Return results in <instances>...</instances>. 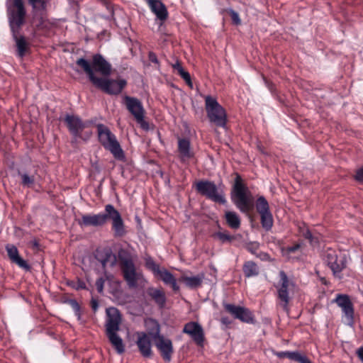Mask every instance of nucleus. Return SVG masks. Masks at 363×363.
Wrapping results in <instances>:
<instances>
[{"mask_svg":"<svg viewBox=\"0 0 363 363\" xmlns=\"http://www.w3.org/2000/svg\"><path fill=\"white\" fill-rule=\"evenodd\" d=\"M104 283H105V279L104 278H102V277L99 278L96 281V286L97 291L99 293H101L103 291Z\"/></svg>","mask_w":363,"mask_h":363,"instance_id":"obj_43","label":"nucleus"},{"mask_svg":"<svg viewBox=\"0 0 363 363\" xmlns=\"http://www.w3.org/2000/svg\"><path fill=\"white\" fill-rule=\"evenodd\" d=\"M165 284H169L174 291L179 290V286L174 275L166 269H161L157 274Z\"/></svg>","mask_w":363,"mask_h":363,"instance_id":"obj_23","label":"nucleus"},{"mask_svg":"<svg viewBox=\"0 0 363 363\" xmlns=\"http://www.w3.org/2000/svg\"><path fill=\"white\" fill-rule=\"evenodd\" d=\"M98 138L101 145L108 150L116 159L123 160L124 153L116 135L104 124L96 125Z\"/></svg>","mask_w":363,"mask_h":363,"instance_id":"obj_7","label":"nucleus"},{"mask_svg":"<svg viewBox=\"0 0 363 363\" xmlns=\"http://www.w3.org/2000/svg\"><path fill=\"white\" fill-rule=\"evenodd\" d=\"M29 4L31 5L33 10H35L37 8V4H40V6L43 9H45L46 3L44 0H28Z\"/></svg>","mask_w":363,"mask_h":363,"instance_id":"obj_42","label":"nucleus"},{"mask_svg":"<svg viewBox=\"0 0 363 363\" xmlns=\"http://www.w3.org/2000/svg\"><path fill=\"white\" fill-rule=\"evenodd\" d=\"M106 313V335L117 353L120 354H123L125 352V345L122 338L118 334L122 320L121 313L119 311L114 307L107 308Z\"/></svg>","mask_w":363,"mask_h":363,"instance_id":"obj_4","label":"nucleus"},{"mask_svg":"<svg viewBox=\"0 0 363 363\" xmlns=\"http://www.w3.org/2000/svg\"><path fill=\"white\" fill-rule=\"evenodd\" d=\"M259 248L258 242H250L246 245V249L252 255H255Z\"/></svg>","mask_w":363,"mask_h":363,"instance_id":"obj_39","label":"nucleus"},{"mask_svg":"<svg viewBox=\"0 0 363 363\" xmlns=\"http://www.w3.org/2000/svg\"><path fill=\"white\" fill-rule=\"evenodd\" d=\"M226 223L233 229H238L240 226V219L238 215L233 211H226L225 214Z\"/></svg>","mask_w":363,"mask_h":363,"instance_id":"obj_28","label":"nucleus"},{"mask_svg":"<svg viewBox=\"0 0 363 363\" xmlns=\"http://www.w3.org/2000/svg\"><path fill=\"white\" fill-rule=\"evenodd\" d=\"M355 179L357 181L363 183V167L357 170Z\"/></svg>","mask_w":363,"mask_h":363,"instance_id":"obj_44","label":"nucleus"},{"mask_svg":"<svg viewBox=\"0 0 363 363\" xmlns=\"http://www.w3.org/2000/svg\"><path fill=\"white\" fill-rule=\"evenodd\" d=\"M242 271L245 277H256L259 273V269L257 264L253 261H247L242 266Z\"/></svg>","mask_w":363,"mask_h":363,"instance_id":"obj_26","label":"nucleus"},{"mask_svg":"<svg viewBox=\"0 0 363 363\" xmlns=\"http://www.w3.org/2000/svg\"><path fill=\"white\" fill-rule=\"evenodd\" d=\"M357 357H359V359L362 361V362L363 363V347H359L357 350Z\"/></svg>","mask_w":363,"mask_h":363,"instance_id":"obj_50","label":"nucleus"},{"mask_svg":"<svg viewBox=\"0 0 363 363\" xmlns=\"http://www.w3.org/2000/svg\"><path fill=\"white\" fill-rule=\"evenodd\" d=\"M76 63L83 69L89 81L95 87L108 94L117 95L120 94L127 84L125 79L115 80L107 77H96L91 67L90 62L84 58L78 59Z\"/></svg>","mask_w":363,"mask_h":363,"instance_id":"obj_3","label":"nucleus"},{"mask_svg":"<svg viewBox=\"0 0 363 363\" xmlns=\"http://www.w3.org/2000/svg\"><path fill=\"white\" fill-rule=\"evenodd\" d=\"M148 6L152 13L155 14L157 18L162 22L167 20L168 17V11L165 5L159 0H147Z\"/></svg>","mask_w":363,"mask_h":363,"instance_id":"obj_21","label":"nucleus"},{"mask_svg":"<svg viewBox=\"0 0 363 363\" xmlns=\"http://www.w3.org/2000/svg\"><path fill=\"white\" fill-rule=\"evenodd\" d=\"M91 306L94 311H96L98 308V303L96 300H92Z\"/></svg>","mask_w":363,"mask_h":363,"instance_id":"obj_51","label":"nucleus"},{"mask_svg":"<svg viewBox=\"0 0 363 363\" xmlns=\"http://www.w3.org/2000/svg\"><path fill=\"white\" fill-rule=\"evenodd\" d=\"M76 289H86V284L84 281L78 280L76 285L74 286Z\"/></svg>","mask_w":363,"mask_h":363,"instance_id":"obj_48","label":"nucleus"},{"mask_svg":"<svg viewBox=\"0 0 363 363\" xmlns=\"http://www.w3.org/2000/svg\"><path fill=\"white\" fill-rule=\"evenodd\" d=\"M125 105L128 111L134 117V119L140 127L145 130L150 129V125L145 120V110L142 102L135 97L125 96L124 97Z\"/></svg>","mask_w":363,"mask_h":363,"instance_id":"obj_10","label":"nucleus"},{"mask_svg":"<svg viewBox=\"0 0 363 363\" xmlns=\"http://www.w3.org/2000/svg\"><path fill=\"white\" fill-rule=\"evenodd\" d=\"M67 126L72 135L79 137L86 127L85 123L77 116L67 114L65 118Z\"/></svg>","mask_w":363,"mask_h":363,"instance_id":"obj_18","label":"nucleus"},{"mask_svg":"<svg viewBox=\"0 0 363 363\" xmlns=\"http://www.w3.org/2000/svg\"><path fill=\"white\" fill-rule=\"evenodd\" d=\"M259 215L261 218V224L262 228L267 231L270 230L274 223L272 213L269 211Z\"/></svg>","mask_w":363,"mask_h":363,"instance_id":"obj_31","label":"nucleus"},{"mask_svg":"<svg viewBox=\"0 0 363 363\" xmlns=\"http://www.w3.org/2000/svg\"><path fill=\"white\" fill-rule=\"evenodd\" d=\"M148 58H149L150 61H151L152 62H153L155 64H159L157 57L155 52H150L148 54Z\"/></svg>","mask_w":363,"mask_h":363,"instance_id":"obj_46","label":"nucleus"},{"mask_svg":"<svg viewBox=\"0 0 363 363\" xmlns=\"http://www.w3.org/2000/svg\"><path fill=\"white\" fill-rule=\"evenodd\" d=\"M195 188L198 193L206 196L214 202L224 204L226 200L221 191H220L213 182L201 180L195 184Z\"/></svg>","mask_w":363,"mask_h":363,"instance_id":"obj_11","label":"nucleus"},{"mask_svg":"<svg viewBox=\"0 0 363 363\" xmlns=\"http://www.w3.org/2000/svg\"><path fill=\"white\" fill-rule=\"evenodd\" d=\"M335 302L340 307H345L346 305L352 303L349 296L344 294H338L336 297Z\"/></svg>","mask_w":363,"mask_h":363,"instance_id":"obj_34","label":"nucleus"},{"mask_svg":"<svg viewBox=\"0 0 363 363\" xmlns=\"http://www.w3.org/2000/svg\"><path fill=\"white\" fill-rule=\"evenodd\" d=\"M12 34L16 41L18 55L19 57H23L28 49V43L23 36H18L19 32H17L16 33H12Z\"/></svg>","mask_w":363,"mask_h":363,"instance_id":"obj_25","label":"nucleus"},{"mask_svg":"<svg viewBox=\"0 0 363 363\" xmlns=\"http://www.w3.org/2000/svg\"><path fill=\"white\" fill-rule=\"evenodd\" d=\"M347 320L352 322L354 317V308L352 303L346 305L345 307L341 308Z\"/></svg>","mask_w":363,"mask_h":363,"instance_id":"obj_36","label":"nucleus"},{"mask_svg":"<svg viewBox=\"0 0 363 363\" xmlns=\"http://www.w3.org/2000/svg\"><path fill=\"white\" fill-rule=\"evenodd\" d=\"M302 235L307 240H308L311 244L313 245L314 243H317L318 242V238H314L311 233V232L308 229L305 228L302 231Z\"/></svg>","mask_w":363,"mask_h":363,"instance_id":"obj_38","label":"nucleus"},{"mask_svg":"<svg viewBox=\"0 0 363 363\" xmlns=\"http://www.w3.org/2000/svg\"><path fill=\"white\" fill-rule=\"evenodd\" d=\"M90 65L94 72H99L104 77H108L111 74V65L100 54L93 56Z\"/></svg>","mask_w":363,"mask_h":363,"instance_id":"obj_16","label":"nucleus"},{"mask_svg":"<svg viewBox=\"0 0 363 363\" xmlns=\"http://www.w3.org/2000/svg\"><path fill=\"white\" fill-rule=\"evenodd\" d=\"M232 200L236 207L242 213H248L253 208L254 202L251 193L242 183V178L236 174L233 186Z\"/></svg>","mask_w":363,"mask_h":363,"instance_id":"obj_5","label":"nucleus"},{"mask_svg":"<svg viewBox=\"0 0 363 363\" xmlns=\"http://www.w3.org/2000/svg\"><path fill=\"white\" fill-rule=\"evenodd\" d=\"M205 108L209 121L218 127L225 128L227 123L225 110L219 104L216 98L205 96Z\"/></svg>","mask_w":363,"mask_h":363,"instance_id":"obj_8","label":"nucleus"},{"mask_svg":"<svg viewBox=\"0 0 363 363\" xmlns=\"http://www.w3.org/2000/svg\"><path fill=\"white\" fill-rule=\"evenodd\" d=\"M6 250L9 258L13 263H15L20 268L26 271L30 269V267L28 262L19 255L18 250L15 245L9 244L6 246Z\"/></svg>","mask_w":363,"mask_h":363,"instance_id":"obj_20","label":"nucleus"},{"mask_svg":"<svg viewBox=\"0 0 363 363\" xmlns=\"http://www.w3.org/2000/svg\"><path fill=\"white\" fill-rule=\"evenodd\" d=\"M255 256L264 261L268 260L269 259V255L266 252L257 253Z\"/></svg>","mask_w":363,"mask_h":363,"instance_id":"obj_47","label":"nucleus"},{"mask_svg":"<svg viewBox=\"0 0 363 363\" xmlns=\"http://www.w3.org/2000/svg\"><path fill=\"white\" fill-rule=\"evenodd\" d=\"M228 12L230 14L231 19L234 24L240 25L241 23V21H240L239 14L236 11L230 9L228 10Z\"/></svg>","mask_w":363,"mask_h":363,"instance_id":"obj_40","label":"nucleus"},{"mask_svg":"<svg viewBox=\"0 0 363 363\" xmlns=\"http://www.w3.org/2000/svg\"><path fill=\"white\" fill-rule=\"evenodd\" d=\"M324 259L334 274L341 272L346 267L345 259L338 257L337 252L333 249H327Z\"/></svg>","mask_w":363,"mask_h":363,"instance_id":"obj_13","label":"nucleus"},{"mask_svg":"<svg viewBox=\"0 0 363 363\" xmlns=\"http://www.w3.org/2000/svg\"><path fill=\"white\" fill-rule=\"evenodd\" d=\"M145 326L147 328L148 335L152 337L154 340L161 335L160 333V326L158 322L152 318L147 319L145 321Z\"/></svg>","mask_w":363,"mask_h":363,"instance_id":"obj_24","label":"nucleus"},{"mask_svg":"<svg viewBox=\"0 0 363 363\" xmlns=\"http://www.w3.org/2000/svg\"><path fill=\"white\" fill-rule=\"evenodd\" d=\"M137 336L136 345L141 355L145 358H150L152 356V350L150 337L145 332L137 333Z\"/></svg>","mask_w":363,"mask_h":363,"instance_id":"obj_17","label":"nucleus"},{"mask_svg":"<svg viewBox=\"0 0 363 363\" xmlns=\"http://www.w3.org/2000/svg\"><path fill=\"white\" fill-rule=\"evenodd\" d=\"M147 293L160 308L164 306L166 303V296L162 289L149 287L147 290Z\"/></svg>","mask_w":363,"mask_h":363,"instance_id":"obj_22","label":"nucleus"},{"mask_svg":"<svg viewBox=\"0 0 363 363\" xmlns=\"http://www.w3.org/2000/svg\"><path fill=\"white\" fill-rule=\"evenodd\" d=\"M172 67L177 71L178 74L186 82V83L192 88L193 84L190 74L183 68L181 62L179 60H177L176 62L172 65Z\"/></svg>","mask_w":363,"mask_h":363,"instance_id":"obj_29","label":"nucleus"},{"mask_svg":"<svg viewBox=\"0 0 363 363\" xmlns=\"http://www.w3.org/2000/svg\"><path fill=\"white\" fill-rule=\"evenodd\" d=\"M39 21H40V24H43V23H44V18H43V16H41V17L40 18Z\"/></svg>","mask_w":363,"mask_h":363,"instance_id":"obj_53","label":"nucleus"},{"mask_svg":"<svg viewBox=\"0 0 363 363\" xmlns=\"http://www.w3.org/2000/svg\"><path fill=\"white\" fill-rule=\"evenodd\" d=\"M203 279V274H199L194 277H182L185 284L190 288H196L202 284Z\"/></svg>","mask_w":363,"mask_h":363,"instance_id":"obj_30","label":"nucleus"},{"mask_svg":"<svg viewBox=\"0 0 363 363\" xmlns=\"http://www.w3.org/2000/svg\"><path fill=\"white\" fill-rule=\"evenodd\" d=\"M34 245L38 246V242L36 241L34 242Z\"/></svg>","mask_w":363,"mask_h":363,"instance_id":"obj_54","label":"nucleus"},{"mask_svg":"<svg viewBox=\"0 0 363 363\" xmlns=\"http://www.w3.org/2000/svg\"><path fill=\"white\" fill-rule=\"evenodd\" d=\"M112 220V230L116 237H122L125 234V225L122 217L115 207L111 204L105 206V212L98 214H84L78 221L81 227H100Z\"/></svg>","mask_w":363,"mask_h":363,"instance_id":"obj_2","label":"nucleus"},{"mask_svg":"<svg viewBox=\"0 0 363 363\" xmlns=\"http://www.w3.org/2000/svg\"><path fill=\"white\" fill-rule=\"evenodd\" d=\"M155 344L162 359L165 362H170L172 356L174 352V347L172 342L170 339L164 337L163 335H160L158 337L154 339Z\"/></svg>","mask_w":363,"mask_h":363,"instance_id":"obj_15","label":"nucleus"},{"mask_svg":"<svg viewBox=\"0 0 363 363\" xmlns=\"http://www.w3.org/2000/svg\"><path fill=\"white\" fill-rule=\"evenodd\" d=\"M256 209L259 214L269 212V206L267 199L264 196H259L256 202Z\"/></svg>","mask_w":363,"mask_h":363,"instance_id":"obj_32","label":"nucleus"},{"mask_svg":"<svg viewBox=\"0 0 363 363\" xmlns=\"http://www.w3.org/2000/svg\"><path fill=\"white\" fill-rule=\"evenodd\" d=\"M183 333L189 335L197 345H203L204 332L199 323L193 321L186 323L183 328Z\"/></svg>","mask_w":363,"mask_h":363,"instance_id":"obj_14","label":"nucleus"},{"mask_svg":"<svg viewBox=\"0 0 363 363\" xmlns=\"http://www.w3.org/2000/svg\"><path fill=\"white\" fill-rule=\"evenodd\" d=\"M303 363H312V362L308 357H306Z\"/></svg>","mask_w":363,"mask_h":363,"instance_id":"obj_52","label":"nucleus"},{"mask_svg":"<svg viewBox=\"0 0 363 363\" xmlns=\"http://www.w3.org/2000/svg\"><path fill=\"white\" fill-rule=\"evenodd\" d=\"M145 265L147 268L150 269L155 274H157L161 269L160 266L156 264L152 258H148L146 259Z\"/></svg>","mask_w":363,"mask_h":363,"instance_id":"obj_37","label":"nucleus"},{"mask_svg":"<svg viewBox=\"0 0 363 363\" xmlns=\"http://www.w3.org/2000/svg\"><path fill=\"white\" fill-rule=\"evenodd\" d=\"M7 16L12 33L20 32L25 23L26 10L23 0L6 1Z\"/></svg>","mask_w":363,"mask_h":363,"instance_id":"obj_6","label":"nucleus"},{"mask_svg":"<svg viewBox=\"0 0 363 363\" xmlns=\"http://www.w3.org/2000/svg\"><path fill=\"white\" fill-rule=\"evenodd\" d=\"M69 303L70 304L71 307L74 310L75 314L78 316V318H80V306L77 301L74 299H70L69 300Z\"/></svg>","mask_w":363,"mask_h":363,"instance_id":"obj_41","label":"nucleus"},{"mask_svg":"<svg viewBox=\"0 0 363 363\" xmlns=\"http://www.w3.org/2000/svg\"><path fill=\"white\" fill-rule=\"evenodd\" d=\"M277 357L279 358H288L298 363H303L307 357L305 354H302L298 352H280L277 353Z\"/></svg>","mask_w":363,"mask_h":363,"instance_id":"obj_27","label":"nucleus"},{"mask_svg":"<svg viewBox=\"0 0 363 363\" xmlns=\"http://www.w3.org/2000/svg\"><path fill=\"white\" fill-rule=\"evenodd\" d=\"M178 152L179 160L182 163L188 162L189 160L194 157V153L191 148L189 140L186 138H179Z\"/></svg>","mask_w":363,"mask_h":363,"instance_id":"obj_19","label":"nucleus"},{"mask_svg":"<svg viewBox=\"0 0 363 363\" xmlns=\"http://www.w3.org/2000/svg\"><path fill=\"white\" fill-rule=\"evenodd\" d=\"M220 323L225 325H229L232 323V321L228 317H222Z\"/></svg>","mask_w":363,"mask_h":363,"instance_id":"obj_49","label":"nucleus"},{"mask_svg":"<svg viewBox=\"0 0 363 363\" xmlns=\"http://www.w3.org/2000/svg\"><path fill=\"white\" fill-rule=\"evenodd\" d=\"M300 247H301V245H300V244H296V245H294V246L288 247L286 249V252L288 254H291V253L295 252H296V250H298Z\"/></svg>","mask_w":363,"mask_h":363,"instance_id":"obj_45","label":"nucleus"},{"mask_svg":"<svg viewBox=\"0 0 363 363\" xmlns=\"http://www.w3.org/2000/svg\"><path fill=\"white\" fill-rule=\"evenodd\" d=\"M94 257L101 264L106 276V267H114L118 257L123 279L129 288L135 289L139 284L147 282L143 273L135 267L136 255H133L127 249H119L116 256L110 248H99L95 252Z\"/></svg>","mask_w":363,"mask_h":363,"instance_id":"obj_1","label":"nucleus"},{"mask_svg":"<svg viewBox=\"0 0 363 363\" xmlns=\"http://www.w3.org/2000/svg\"><path fill=\"white\" fill-rule=\"evenodd\" d=\"M19 174L22 179L21 184L23 186H30L34 184L35 177L33 175L30 176L27 173L21 174L20 172Z\"/></svg>","mask_w":363,"mask_h":363,"instance_id":"obj_35","label":"nucleus"},{"mask_svg":"<svg viewBox=\"0 0 363 363\" xmlns=\"http://www.w3.org/2000/svg\"><path fill=\"white\" fill-rule=\"evenodd\" d=\"M223 307L234 318L245 323H255V315L249 308L231 303H224Z\"/></svg>","mask_w":363,"mask_h":363,"instance_id":"obj_12","label":"nucleus"},{"mask_svg":"<svg viewBox=\"0 0 363 363\" xmlns=\"http://www.w3.org/2000/svg\"><path fill=\"white\" fill-rule=\"evenodd\" d=\"M279 281L274 285L277 291V298L279 305L284 311H288V306L291 300V293L295 286L294 281H291L284 271L279 272Z\"/></svg>","mask_w":363,"mask_h":363,"instance_id":"obj_9","label":"nucleus"},{"mask_svg":"<svg viewBox=\"0 0 363 363\" xmlns=\"http://www.w3.org/2000/svg\"><path fill=\"white\" fill-rule=\"evenodd\" d=\"M214 238H217L221 243L231 242L235 238L233 235H230L226 230L219 231L213 234Z\"/></svg>","mask_w":363,"mask_h":363,"instance_id":"obj_33","label":"nucleus"}]
</instances>
